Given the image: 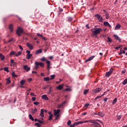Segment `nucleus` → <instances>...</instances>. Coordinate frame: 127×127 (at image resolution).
<instances>
[{"label": "nucleus", "instance_id": "nucleus-1", "mask_svg": "<svg viewBox=\"0 0 127 127\" xmlns=\"http://www.w3.org/2000/svg\"><path fill=\"white\" fill-rule=\"evenodd\" d=\"M93 36H97L98 34L101 33V31H103V30L101 28H95L91 30Z\"/></svg>", "mask_w": 127, "mask_h": 127}, {"label": "nucleus", "instance_id": "nucleus-2", "mask_svg": "<svg viewBox=\"0 0 127 127\" xmlns=\"http://www.w3.org/2000/svg\"><path fill=\"white\" fill-rule=\"evenodd\" d=\"M60 113V109L55 110L54 111V115L55 117H56V120H57L59 117V113Z\"/></svg>", "mask_w": 127, "mask_h": 127}, {"label": "nucleus", "instance_id": "nucleus-3", "mask_svg": "<svg viewBox=\"0 0 127 127\" xmlns=\"http://www.w3.org/2000/svg\"><path fill=\"white\" fill-rule=\"evenodd\" d=\"M22 32H23V30L21 29V28L18 27L17 30H16V34H17V35L20 36Z\"/></svg>", "mask_w": 127, "mask_h": 127}, {"label": "nucleus", "instance_id": "nucleus-4", "mask_svg": "<svg viewBox=\"0 0 127 127\" xmlns=\"http://www.w3.org/2000/svg\"><path fill=\"white\" fill-rule=\"evenodd\" d=\"M95 16H96L97 19L100 22H102L103 21V17H101V15L99 14H97L95 15Z\"/></svg>", "mask_w": 127, "mask_h": 127}, {"label": "nucleus", "instance_id": "nucleus-5", "mask_svg": "<svg viewBox=\"0 0 127 127\" xmlns=\"http://www.w3.org/2000/svg\"><path fill=\"white\" fill-rule=\"evenodd\" d=\"M103 11L105 13V15H106L105 17L106 19H109V18H110V16L108 11H107V10H103Z\"/></svg>", "mask_w": 127, "mask_h": 127}, {"label": "nucleus", "instance_id": "nucleus-6", "mask_svg": "<svg viewBox=\"0 0 127 127\" xmlns=\"http://www.w3.org/2000/svg\"><path fill=\"white\" fill-rule=\"evenodd\" d=\"M112 73H113V70H110L109 71H108L106 73L105 76L106 77H110Z\"/></svg>", "mask_w": 127, "mask_h": 127}, {"label": "nucleus", "instance_id": "nucleus-7", "mask_svg": "<svg viewBox=\"0 0 127 127\" xmlns=\"http://www.w3.org/2000/svg\"><path fill=\"white\" fill-rule=\"evenodd\" d=\"M46 63H47V69L48 70H50V65H51L50 61L46 60Z\"/></svg>", "mask_w": 127, "mask_h": 127}, {"label": "nucleus", "instance_id": "nucleus-8", "mask_svg": "<svg viewBox=\"0 0 127 127\" xmlns=\"http://www.w3.org/2000/svg\"><path fill=\"white\" fill-rule=\"evenodd\" d=\"M23 69L27 71V72H28L30 70V67H28V65H26L23 66Z\"/></svg>", "mask_w": 127, "mask_h": 127}, {"label": "nucleus", "instance_id": "nucleus-9", "mask_svg": "<svg viewBox=\"0 0 127 127\" xmlns=\"http://www.w3.org/2000/svg\"><path fill=\"white\" fill-rule=\"evenodd\" d=\"M94 58H95V56H92L91 57H90L89 58V59H87L85 61V63H86L87 62H89V61H91V60H93V59H94Z\"/></svg>", "mask_w": 127, "mask_h": 127}, {"label": "nucleus", "instance_id": "nucleus-10", "mask_svg": "<svg viewBox=\"0 0 127 127\" xmlns=\"http://www.w3.org/2000/svg\"><path fill=\"white\" fill-rule=\"evenodd\" d=\"M40 116L42 117V120H43V118H44V110L41 109Z\"/></svg>", "mask_w": 127, "mask_h": 127}, {"label": "nucleus", "instance_id": "nucleus-11", "mask_svg": "<svg viewBox=\"0 0 127 127\" xmlns=\"http://www.w3.org/2000/svg\"><path fill=\"white\" fill-rule=\"evenodd\" d=\"M90 123L93 124V125H100L99 123L97 122V121L94 120H90Z\"/></svg>", "mask_w": 127, "mask_h": 127}, {"label": "nucleus", "instance_id": "nucleus-12", "mask_svg": "<svg viewBox=\"0 0 127 127\" xmlns=\"http://www.w3.org/2000/svg\"><path fill=\"white\" fill-rule=\"evenodd\" d=\"M42 99H43V100H45V101H48V100H49L47 97V95H43L42 96Z\"/></svg>", "mask_w": 127, "mask_h": 127}, {"label": "nucleus", "instance_id": "nucleus-13", "mask_svg": "<svg viewBox=\"0 0 127 127\" xmlns=\"http://www.w3.org/2000/svg\"><path fill=\"white\" fill-rule=\"evenodd\" d=\"M27 46L29 48L30 50H32V49H33V46H32V45L28 43H27Z\"/></svg>", "mask_w": 127, "mask_h": 127}, {"label": "nucleus", "instance_id": "nucleus-14", "mask_svg": "<svg viewBox=\"0 0 127 127\" xmlns=\"http://www.w3.org/2000/svg\"><path fill=\"white\" fill-rule=\"evenodd\" d=\"M64 87V84H61V85L57 86V89H58V90H62V89H63Z\"/></svg>", "mask_w": 127, "mask_h": 127}, {"label": "nucleus", "instance_id": "nucleus-15", "mask_svg": "<svg viewBox=\"0 0 127 127\" xmlns=\"http://www.w3.org/2000/svg\"><path fill=\"white\" fill-rule=\"evenodd\" d=\"M122 26H121V24H118L117 25H116L115 27V30H118V29H120L121 28Z\"/></svg>", "mask_w": 127, "mask_h": 127}, {"label": "nucleus", "instance_id": "nucleus-16", "mask_svg": "<svg viewBox=\"0 0 127 127\" xmlns=\"http://www.w3.org/2000/svg\"><path fill=\"white\" fill-rule=\"evenodd\" d=\"M65 103H66V101H64L61 104H59L58 105V108L60 109V108H62V107H63V105H64V104H65Z\"/></svg>", "mask_w": 127, "mask_h": 127}, {"label": "nucleus", "instance_id": "nucleus-17", "mask_svg": "<svg viewBox=\"0 0 127 127\" xmlns=\"http://www.w3.org/2000/svg\"><path fill=\"white\" fill-rule=\"evenodd\" d=\"M101 91L102 88L98 87L95 90L94 92L95 93H99V92H101Z\"/></svg>", "mask_w": 127, "mask_h": 127}, {"label": "nucleus", "instance_id": "nucleus-18", "mask_svg": "<svg viewBox=\"0 0 127 127\" xmlns=\"http://www.w3.org/2000/svg\"><path fill=\"white\" fill-rule=\"evenodd\" d=\"M104 25L105 26H108V27H112L110 23H109V22H106V21L104 22Z\"/></svg>", "mask_w": 127, "mask_h": 127}, {"label": "nucleus", "instance_id": "nucleus-19", "mask_svg": "<svg viewBox=\"0 0 127 127\" xmlns=\"http://www.w3.org/2000/svg\"><path fill=\"white\" fill-rule=\"evenodd\" d=\"M35 70H37V69H38L39 67V64H38V62H36L35 63Z\"/></svg>", "mask_w": 127, "mask_h": 127}, {"label": "nucleus", "instance_id": "nucleus-20", "mask_svg": "<svg viewBox=\"0 0 127 127\" xmlns=\"http://www.w3.org/2000/svg\"><path fill=\"white\" fill-rule=\"evenodd\" d=\"M98 116H99V117H101V118H103L104 116H105V114L102 112H100L98 113Z\"/></svg>", "mask_w": 127, "mask_h": 127}, {"label": "nucleus", "instance_id": "nucleus-21", "mask_svg": "<svg viewBox=\"0 0 127 127\" xmlns=\"http://www.w3.org/2000/svg\"><path fill=\"white\" fill-rule=\"evenodd\" d=\"M9 29L10 31V32H12L13 30V25L12 24H10L9 26Z\"/></svg>", "mask_w": 127, "mask_h": 127}, {"label": "nucleus", "instance_id": "nucleus-22", "mask_svg": "<svg viewBox=\"0 0 127 127\" xmlns=\"http://www.w3.org/2000/svg\"><path fill=\"white\" fill-rule=\"evenodd\" d=\"M0 60L3 61V60H4V58H5V57L3 55H2V54H0Z\"/></svg>", "mask_w": 127, "mask_h": 127}, {"label": "nucleus", "instance_id": "nucleus-23", "mask_svg": "<svg viewBox=\"0 0 127 127\" xmlns=\"http://www.w3.org/2000/svg\"><path fill=\"white\" fill-rule=\"evenodd\" d=\"M40 53H42V50L39 49L35 52V54H39Z\"/></svg>", "mask_w": 127, "mask_h": 127}, {"label": "nucleus", "instance_id": "nucleus-24", "mask_svg": "<svg viewBox=\"0 0 127 127\" xmlns=\"http://www.w3.org/2000/svg\"><path fill=\"white\" fill-rule=\"evenodd\" d=\"M114 37L116 39H117V40L121 41V39L120 38L118 35H114Z\"/></svg>", "mask_w": 127, "mask_h": 127}, {"label": "nucleus", "instance_id": "nucleus-25", "mask_svg": "<svg viewBox=\"0 0 127 127\" xmlns=\"http://www.w3.org/2000/svg\"><path fill=\"white\" fill-rule=\"evenodd\" d=\"M32 56V54H29L27 55V59H30Z\"/></svg>", "mask_w": 127, "mask_h": 127}, {"label": "nucleus", "instance_id": "nucleus-26", "mask_svg": "<svg viewBox=\"0 0 127 127\" xmlns=\"http://www.w3.org/2000/svg\"><path fill=\"white\" fill-rule=\"evenodd\" d=\"M15 53L16 52L14 51H12L10 53L9 56H13V55H15Z\"/></svg>", "mask_w": 127, "mask_h": 127}, {"label": "nucleus", "instance_id": "nucleus-27", "mask_svg": "<svg viewBox=\"0 0 127 127\" xmlns=\"http://www.w3.org/2000/svg\"><path fill=\"white\" fill-rule=\"evenodd\" d=\"M12 76L14 77V78H17L18 76L17 75L15 74V73H14V71L12 72Z\"/></svg>", "mask_w": 127, "mask_h": 127}, {"label": "nucleus", "instance_id": "nucleus-28", "mask_svg": "<svg viewBox=\"0 0 127 127\" xmlns=\"http://www.w3.org/2000/svg\"><path fill=\"white\" fill-rule=\"evenodd\" d=\"M118 99L117 98H115L112 102V105H115L117 103Z\"/></svg>", "mask_w": 127, "mask_h": 127}, {"label": "nucleus", "instance_id": "nucleus-29", "mask_svg": "<svg viewBox=\"0 0 127 127\" xmlns=\"http://www.w3.org/2000/svg\"><path fill=\"white\" fill-rule=\"evenodd\" d=\"M126 54V51H124V50H122V49H121V52L119 54V55H122V54Z\"/></svg>", "mask_w": 127, "mask_h": 127}, {"label": "nucleus", "instance_id": "nucleus-30", "mask_svg": "<svg viewBox=\"0 0 127 127\" xmlns=\"http://www.w3.org/2000/svg\"><path fill=\"white\" fill-rule=\"evenodd\" d=\"M38 64H39V66H40L41 67L44 66V64H43V63L38 62Z\"/></svg>", "mask_w": 127, "mask_h": 127}, {"label": "nucleus", "instance_id": "nucleus-31", "mask_svg": "<svg viewBox=\"0 0 127 127\" xmlns=\"http://www.w3.org/2000/svg\"><path fill=\"white\" fill-rule=\"evenodd\" d=\"M20 55H21V52H19L17 53H15V56L16 57H18V56H20Z\"/></svg>", "mask_w": 127, "mask_h": 127}, {"label": "nucleus", "instance_id": "nucleus-32", "mask_svg": "<svg viewBox=\"0 0 127 127\" xmlns=\"http://www.w3.org/2000/svg\"><path fill=\"white\" fill-rule=\"evenodd\" d=\"M29 118L30 120H31V121H34V119L33 118V117H32V115L31 114L29 115Z\"/></svg>", "mask_w": 127, "mask_h": 127}, {"label": "nucleus", "instance_id": "nucleus-33", "mask_svg": "<svg viewBox=\"0 0 127 127\" xmlns=\"http://www.w3.org/2000/svg\"><path fill=\"white\" fill-rule=\"evenodd\" d=\"M52 91V86H50L49 91L48 92V95H50V93H51Z\"/></svg>", "mask_w": 127, "mask_h": 127}, {"label": "nucleus", "instance_id": "nucleus-34", "mask_svg": "<svg viewBox=\"0 0 127 127\" xmlns=\"http://www.w3.org/2000/svg\"><path fill=\"white\" fill-rule=\"evenodd\" d=\"M123 85H127V78H126L122 83Z\"/></svg>", "mask_w": 127, "mask_h": 127}, {"label": "nucleus", "instance_id": "nucleus-35", "mask_svg": "<svg viewBox=\"0 0 127 127\" xmlns=\"http://www.w3.org/2000/svg\"><path fill=\"white\" fill-rule=\"evenodd\" d=\"M6 84H10L11 81H10V79L9 78H7L6 79Z\"/></svg>", "mask_w": 127, "mask_h": 127}, {"label": "nucleus", "instance_id": "nucleus-36", "mask_svg": "<svg viewBox=\"0 0 127 127\" xmlns=\"http://www.w3.org/2000/svg\"><path fill=\"white\" fill-rule=\"evenodd\" d=\"M44 79L45 80V81H47L50 80V78H49V77H44Z\"/></svg>", "mask_w": 127, "mask_h": 127}, {"label": "nucleus", "instance_id": "nucleus-37", "mask_svg": "<svg viewBox=\"0 0 127 127\" xmlns=\"http://www.w3.org/2000/svg\"><path fill=\"white\" fill-rule=\"evenodd\" d=\"M20 84H21V85H24V83H25V80H24V79H23V80H22L20 81Z\"/></svg>", "mask_w": 127, "mask_h": 127}, {"label": "nucleus", "instance_id": "nucleus-38", "mask_svg": "<svg viewBox=\"0 0 127 127\" xmlns=\"http://www.w3.org/2000/svg\"><path fill=\"white\" fill-rule=\"evenodd\" d=\"M88 92H89V89H85L84 90L83 94L86 95Z\"/></svg>", "mask_w": 127, "mask_h": 127}, {"label": "nucleus", "instance_id": "nucleus-39", "mask_svg": "<svg viewBox=\"0 0 127 127\" xmlns=\"http://www.w3.org/2000/svg\"><path fill=\"white\" fill-rule=\"evenodd\" d=\"M54 78H55V75L53 74V75H51V78H50V80H53V79H54Z\"/></svg>", "mask_w": 127, "mask_h": 127}, {"label": "nucleus", "instance_id": "nucleus-40", "mask_svg": "<svg viewBox=\"0 0 127 127\" xmlns=\"http://www.w3.org/2000/svg\"><path fill=\"white\" fill-rule=\"evenodd\" d=\"M4 71H6V72H9V70H8V67H4Z\"/></svg>", "mask_w": 127, "mask_h": 127}, {"label": "nucleus", "instance_id": "nucleus-41", "mask_svg": "<svg viewBox=\"0 0 127 127\" xmlns=\"http://www.w3.org/2000/svg\"><path fill=\"white\" fill-rule=\"evenodd\" d=\"M53 117V115L51 114L49 117V121H51L52 120V118Z\"/></svg>", "mask_w": 127, "mask_h": 127}, {"label": "nucleus", "instance_id": "nucleus-42", "mask_svg": "<svg viewBox=\"0 0 127 127\" xmlns=\"http://www.w3.org/2000/svg\"><path fill=\"white\" fill-rule=\"evenodd\" d=\"M108 42H110V43H111V42H112V39H111V38H110V37H108Z\"/></svg>", "mask_w": 127, "mask_h": 127}, {"label": "nucleus", "instance_id": "nucleus-43", "mask_svg": "<svg viewBox=\"0 0 127 127\" xmlns=\"http://www.w3.org/2000/svg\"><path fill=\"white\" fill-rule=\"evenodd\" d=\"M121 119H122L121 115H119V116H117V120H118V121H120V120Z\"/></svg>", "mask_w": 127, "mask_h": 127}, {"label": "nucleus", "instance_id": "nucleus-44", "mask_svg": "<svg viewBox=\"0 0 127 127\" xmlns=\"http://www.w3.org/2000/svg\"><path fill=\"white\" fill-rule=\"evenodd\" d=\"M91 122V120H86V121H83V124H85V123H90Z\"/></svg>", "mask_w": 127, "mask_h": 127}, {"label": "nucleus", "instance_id": "nucleus-45", "mask_svg": "<svg viewBox=\"0 0 127 127\" xmlns=\"http://www.w3.org/2000/svg\"><path fill=\"white\" fill-rule=\"evenodd\" d=\"M67 18H68V21H72V20H73V18H72V17H68Z\"/></svg>", "mask_w": 127, "mask_h": 127}, {"label": "nucleus", "instance_id": "nucleus-46", "mask_svg": "<svg viewBox=\"0 0 127 127\" xmlns=\"http://www.w3.org/2000/svg\"><path fill=\"white\" fill-rule=\"evenodd\" d=\"M67 126H70L71 125V121L69 120L67 123Z\"/></svg>", "mask_w": 127, "mask_h": 127}, {"label": "nucleus", "instance_id": "nucleus-47", "mask_svg": "<svg viewBox=\"0 0 127 127\" xmlns=\"http://www.w3.org/2000/svg\"><path fill=\"white\" fill-rule=\"evenodd\" d=\"M38 123H39V124H43V123H44V121H41V120H38Z\"/></svg>", "mask_w": 127, "mask_h": 127}, {"label": "nucleus", "instance_id": "nucleus-48", "mask_svg": "<svg viewBox=\"0 0 127 127\" xmlns=\"http://www.w3.org/2000/svg\"><path fill=\"white\" fill-rule=\"evenodd\" d=\"M41 61H46V59L45 58V57H43L41 59Z\"/></svg>", "mask_w": 127, "mask_h": 127}, {"label": "nucleus", "instance_id": "nucleus-49", "mask_svg": "<svg viewBox=\"0 0 127 127\" xmlns=\"http://www.w3.org/2000/svg\"><path fill=\"white\" fill-rule=\"evenodd\" d=\"M34 105H35V106H38L39 105V103L37 102H34Z\"/></svg>", "mask_w": 127, "mask_h": 127}, {"label": "nucleus", "instance_id": "nucleus-50", "mask_svg": "<svg viewBox=\"0 0 127 127\" xmlns=\"http://www.w3.org/2000/svg\"><path fill=\"white\" fill-rule=\"evenodd\" d=\"M90 106V104L89 103H86L84 105V107L86 108L87 107H89Z\"/></svg>", "mask_w": 127, "mask_h": 127}, {"label": "nucleus", "instance_id": "nucleus-51", "mask_svg": "<svg viewBox=\"0 0 127 127\" xmlns=\"http://www.w3.org/2000/svg\"><path fill=\"white\" fill-rule=\"evenodd\" d=\"M37 112V109L36 108L35 109V110H32L33 114H34V113H36Z\"/></svg>", "mask_w": 127, "mask_h": 127}, {"label": "nucleus", "instance_id": "nucleus-52", "mask_svg": "<svg viewBox=\"0 0 127 127\" xmlns=\"http://www.w3.org/2000/svg\"><path fill=\"white\" fill-rule=\"evenodd\" d=\"M73 125H74V126H78V125H79L78 122H74Z\"/></svg>", "mask_w": 127, "mask_h": 127}, {"label": "nucleus", "instance_id": "nucleus-53", "mask_svg": "<svg viewBox=\"0 0 127 127\" xmlns=\"http://www.w3.org/2000/svg\"><path fill=\"white\" fill-rule=\"evenodd\" d=\"M18 46H19V49H20L21 50H22V51L23 50V48H22V47L21 46L19 45Z\"/></svg>", "mask_w": 127, "mask_h": 127}, {"label": "nucleus", "instance_id": "nucleus-54", "mask_svg": "<svg viewBox=\"0 0 127 127\" xmlns=\"http://www.w3.org/2000/svg\"><path fill=\"white\" fill-rule=\"evenodd\" d=\"M26 52L27 53V54H30L31 53L30 51L29 50H26Z\"/></svg>", "mask_w": 127, "mask_h": 127}, {"label": "nucleus", "instance_id": "nucleus-55", "mask_svg": "<svg viewBox=\"0 0 127 127\" xmlns=\"http://www.w3.org/2000/svg\"><path fill=\"white\" fill-rule=\"evenodd\" d=\"M78 125H81V124H83V121H78Z\"/></svg>", "mask_w": 127, "mask_h": 127}, {"label": "nucleus", "instance_id": "nucleus-56", "mask_svg": "<svg viewBox=\"0 0 127 127\" xmlns=\"http://www.w3.org/2000/svg\"><path fill=\"white\" fill-rule=\"evenodd\" d=\"M37 36H40V37H42V36H43L42 35H41L39 33H37Z\"/></svg>", "mask_w": 127, "mask_h": 127}, {"label": "nucleus", "instance_id": "nucleus-57", "mask_svg": "<svg viewBox=\"0 0 127 127\" xmlns=\"http://www.w3.org/2000/svg\"><path fill=\"white\" fill-rule=\"evenodd\" d=\"M31 96H34V97H36V95L34 94V93H31Z\"/></svg>", "mask_w": 127, "mask_h": 127}, {"label": "nucleus", "instance_id": "nucleus-58", "mask_svg": "<svg viewBox=\"0 0 127 127\" xmlns=\"http://www.w3.org/2000/svg\"><path fill=\"white\" fill-rule=\"evenodd\" d=\"M48 87H49V85H47V86H45L43 88L44 90H45V89H47V88H48Z\"/></svg>", "mask_w": 127, "mask_h": 127}, {"label": "nucleus", "instance_id": "nucleus-59", "mask_svg": "<svg viewBox=\"0 0 127 127\" xmlns=\"http://www.w3.org/2000/svg\"><path fill=\"white\" fill-rule=\"evenodd\" d=\"M95 121H96L97 123H98L97 122H99V123H101V124L103 125V123H102V122H101V121H100L99 120H96Z\"/></svg>", "mask_w": 127, "mask_h": 127}, {"label": "nucleus", "instance_id": "nucleus-60", "mask_svg": "<svg viewBox=\"0 0 127 127\" xmlns=\"http://www.w3.org/2000/svg\"><path fill=\"white\" fill-rule=\"evenodd\" d=\"M85 26H86V28H87V29H89V28H90V27H89V24H86Z\"/></svg>", "mask_w": 127, "mask_h": 127}, {"label": "nucleus", "instance_id": "nucleus-61", "mask_svg": "<svg viewBox=\"0 0 127 127\" xmlns=\"http://www.w3.org/2000/svg\"><path fill=\"white\" fill-rule=\"evenodd\" d=\"M69 127H75V124L70 125Z\"/></svg>", "mask_w": 127, "mask_h": 127}, {"label": "nucleus", "instance_id": "nucleus-62", "mask_svg": "<svg viewBox=\"0 0 127 127\" xmlns=\"http://www.w3.org/2000/svg\"><path fill=\"white\" fill-rule=\"evenodd\" d=\"M10 65H11V66H12V65H15V62H13L12 64H10Z\"/></svg>", "mask_w": 127, "mask_h": 127}, {"label": "nucleus", "instance_id": "nucleus-63", "mask_svg": "<svg viewBox=\"0 0 127 127\" xmlns=\"http://www.w3.org/2000/svg\"><path fill=\"white\" fill-rule=\"evenodd\" d=\"M65 91H71V89L70 88H66Z\"/></svg>", "mask_w": 127, "mask_h": 127}, {"label": "nucleus", "instance_id": "nucleus-64", "mask_svg": "<svg viewBox=\"0 0 127 127\" xmlns=\"http://www.w3.org/2000/svg\"><path fill=\"white\" fill-rule=\"evenodd\" d=\"M36 100L35 97H32V101H35Z\"/></svg>", "mask_w": 127, "mask_h": 127}]
</instances>
